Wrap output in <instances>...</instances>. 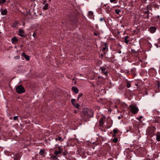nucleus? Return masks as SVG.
<instances>
[{
  "label": "nucleus",
  "instance_id": "obj_1",
  "mask_svg": "<svg viewBox=\"0 0 160 160\" xmlns=\"http://www.w3.org/2000/svg\"><path fill=\"white\" fill-rule=\"evenodd\" d=\"M83 115L87 118H90L93 117L94 112L87 108H84L83 110Z\"/></svg>",
  "mask_w": 160,
  "mask_h": 160
},
{
  "label": "nucleus",
  "instance_id": "obj_2",
  "mask_svg": "<svg viewBox=\"0 0 160 160\" xmlns=\"http://www.w3.org/2000/svg\"><path fill=\"white\" fill-rule=\"evenodd\" d=\"M16 91L18 93L21 94L25 92L24 87L22 85H18L16 88Z\"/></svg>",
  "mask_w": 160,
  "mask_h": 160
},
{
  "label": "nucleus",
  "instance_id": "obj_3",
  "mask_svg": "<svg viewBox=\"0 0 160 160\" xmlns=\"http://www.w3.org/2000/svg\"><path fill=\"white\" fill-rule=\"evenodd\" d=\"M130 107L131 111L133 114H136L138 113L139 109L136 106L130 105Z\"/></svg>",
  "mask_w": 160,
  "mask_h": 160
},
{
  "label": "nucleus",
  "instance_id": "obj_4",
  "mask_svg": "<svg viewBox=\"0 0 160 160\" xmlns=\"http://www.w3.org/2000/svg\"><path fill=\"white\" fill-rule=\"evenodd\" d=\"M100 68L101 70L102 73L106 76L108 75V72L107 71H106V69L105 67L102 66L100 67Z\"/></svg>",
  "mask_w": 160,
  "mask_h": 160
},
{
  "label": "nucleus",
  "instance_id": "obj_5",
  "mask_svg": "<svg viewBox=\"0 0 160 160\" xmlns=\"http://www.w3.org/2000/svg\"><path fill=\"white\" fill-rule=\"evenodd\" d=\"M19 35L22 37H24L25 35L24 34V31L21 29H19L18 31Z\"/></svg>",
  "mask_w": 160,
  "mask_h": 160
},
{
  "label": "nucleus",
  "instance_id": "obj_6",
  "mask_svg": "<svg viewBox=\"0 0 160 160\" xmlns=\"http://www.w3.org/2000/svg\"><path fill=\"white\" fill-rule=\"evenodd\" d=\"M88 17L90 18H93V13L92 11H90L88 12Z\"/></svg>",
  "mask_w": 160,
  "mask_h": 160
},
{
  "label": "nucleus",
  "instance_id": "obj_7",
  "mask_svg": "<svg viewBox=\"0 0 160 160\" xmlns=\"http://www.w3.org/2000/svg\"><path fill=\"white\" fill-rule=\"evenodd\" d=\"M156 30V28L154 27H151L149 28V31L152 33H154Z\"/></svg>",
  "mask_w": 160,
  "mask_h": 160
},
{
  "label": "nucleus",
  "instance_id": "obj_8",
  "mask_svg": "<svg viewBox=\"0 0 160 160\" xmlns=\"http://www.w3.org/2000/svg\"><path fill=\"white\" fill-rule=\"evenodd\" d=\"M72 90L75 93H78V88L75 87H72Z\"/></svg>",
  "mask_w": 160,
  "mask_h": 160
},
{
  "label": "nucleus",
  "instance_id": "obj_9",
  "mask_svg": "<svg viewBox=\"0 0 160 160\" xmlns=\"http://www.w3.org/2000/svg\"><path fill=\"white\" fill-rule=\"evenodd\" d=\"M22 56L25 58V59L27 60H30V57L29 56L26 55L24 52H23L22 53Z\"/></svg>",
  "mask_w": 160,
  "mask_h": 160
},
{
  "label": "nucleus",
  "instance_id": "obj_10",
  "mask_svg": "<svg viewBox=\"0 0 160 160\" xmlns=\"http://www.w3.org/2000/svg\"><path fill=\"white\" fill-rule=\"evenodd\" d=\"M104 120V118H102L100 119L99 121V125L100 126H103Z\"/></svg>",
  "mask_w": 160,
  "mask_h": 160
},
{
  "label": "nucleus",
  "instance_id": "obj_11",
  "mask_svg": "<svg viewBox=\"0 0 160 160\" xmlns=\"http://www.w3.org/2000/svg\"><path fill=\"white\" fill-rule=\"evenodd\" d=\"M1 10L2 11L1 12V14L2 15H7L8 13V12L6 9L2 10V9Z\"/></svg>",
  "mask_w": 160,
  "mask_h": 160
},
{
  "label": "nucleus",
  "instance_id": "obj_12",
  "mask_svg": "<svg viewBox=\"0 0 160 160\" xmlns=\"http://www.w3.org/2000/svg\"><path fill=\"white\" fill-rule=\"evenodd\" d=\"M19 158V155L18 154H15L14 156V160H18Z\"/></svg>",
  "mask_w": 160,
  "mask_h": 160
},
{
  "label": "nucleus",
  "instance_id": "obj_13",
  "mask_svg": "<svg viewBox=\"0 0 160 160\" xmlns=\"http://www.w3.org/2000/svg\"><path fill=\"white\" fill-rule=\"evenodd\" d=\"M104 45L105 46L104 47H103L102 49V51H104L107 49H108V45L106 43H105L104 44Z\"/></svg>",
  "mask_w": 160,
  "mask_h": 160
},
{
  "label": "nucleus",
  "instance_id": "obj_14",
  "mask_svg": "<svg viewBox=\"0 0 160 160\" xmlns=\"http://www.w3.org/2000/svg\"><path fill=\"white\" fill-rule=\"evenodd\" d=\"M48 4L46 3L45 4L44 6L43 7V9L44 10H47L48 9Z\"/></svg>",
  "mask_w": 160,
  "mask_h": 160
},
{
  "label": "nucleus",
  "instance_id": "obj_15",
  "mask_svg": "<svg viewBox=\"0 0 160 160\" xmlns=\"http://www.w3.org/2000/svg\"><path fill=\"white\" fill-rule=\"evenodd\" d=\"M156 136V139L158 141H160V135L156 134H155Z\"/></svg>",
  "mask_w": 160,
  "mask_h": 160
},
{
  "label": "nucleus",
  "instance_id": "obj_16",
  "mask_svg": "<svg viewBox=\"0 0 160 160\" xmlns=\"http://www.w3.org/2000/svg\"><path fill=\"white\" fill-rule=\"evenodd\" d=\"M62 152L58 151V150H56L54 151V154L55 155L57 156L58 154L61 153Z\"/></svg>",
  "mask_w": 160,
  "mask_h": 160
},
{
  "label": "nucleus",
  "instance_id": "obj_17",
  "mask_svg": "<svg viewBox=\"0 0 160 160\" xmlns=\"http://www.w3.org/2000/svg\"><path fill=\"white\" fill-rule=\"evenodd\" d=\"M45 153V151L44 150H41L39 152V154L40 155H43Z\"/></svg>",
  "mask_w": 160,
  "mask_h": 160
},
{
  "label": "nucleus",
  "instance_id": "obj_18",
  "mask_svg": "<svg viewBox=\"0 0 160 160\" xmlns=\"http://www.w3.org/2000/svg\"><path fill=\"white\" fill-rule=\"evenodd\" d=\"M121 12V11L120 9H115V13L118 14H119V13Z\"/></svg>",
  "mask_w": 160,
  "mask_h": 160
},
{
  "label": "nucleus",
  "instance_id": "obj_19",
  "mask_svg": "<svg viewBox=\"0 0 160 160\" xmlns=\"http://www.w3.org/2000/svg\"><path fill=\"white\" fill-rule=\"evenodd\" d=\"M58 151L62 152V148L61 146H58L57 148Z\"/></svg>",
  "mask_w": 160,
  "mask_h": 160
},
{
  "label": "nucleus",
  "instance_id": "obj_20",
  "mask_svg": "<svg viewBox=\"0 0 160 160\" xmlns=\"http://www.w3.org/2000/svg\"><path fill=\"white\" fill-rule=\"evenodd\" d=\"M75 99H72L71 100V102L74 106H75V104L74 103V102H75Z\"/></svg>",
  "mask_w": 160,
  "mask_h": 160
},
{
  "label": "nucleus",
  "instance_id": "obj_21",
  "mask_svg": "<svg viewBox=\"0 0 160 160\" xmlns=\"http://www.w3.org/2000/svg\"><path fill=\"white\" fill-rule=\"evenodd\" d=\"M113 141L114 142H117L118 141V139L117 138H114L113 139Z\"/></svg>",
  "mask_w": 160,
  "mask_h": 160
},
{
  "label": "nucleus",
  "instance_id": "obj_22",
  "mask_svg": "<svg viewBox=\"0 0 160 160\" xmlns=\"http://www.w3.org/2000/svg\"><path fill=\"white\" fill-rule=\"evenodd\" d=\"M6 0H0V4H2L6 2Z\"/></svg>",
  "mask_w": 160,
  "mask_h": 160
},
{
  "label": "nucleus",
  "instance_id": "obj_23",
  "mask_svg": "<svg viewBox=\"0 0 160 160\" xmlns=\"http://www.w3.org/2000/svg\"><path fill=\"white\" fill-rule=\"evenodd\" d=\"M80 105L78 103L76 105L75 104V106H74V107H75L77 108H79L80 107Z\"/></svg>",
  "mask_w": 160,
  "mask_h": 160
},
{
  "label": "nucleus",
  "instance_id": "obj_24",
  "mask_svg": "<svg viewBox=\"0 0 160 160\" xmlns=\"http://www.w3.org/2000/svg\"><path fill=\"white\" fill-rule=\"evenodd\" d=\"M118 132V130L116 129H114L113 130V132L114 133L116 134Z\"/></svg>",
  "mask_w": 160,
  "mask_h": 160
},
{
  "label": "nucleus",
  "instance_id": "obj_25",
  "mask_svg": "<svg viewBox=\"0 0 160 160\" xmlns=\"http://www.w3.org/2000/svg\"><path fill=\"white\" fill-rule=\"evenodd\" d=\"M11 40H18V39L16 37H14L12 38Z\"/></svg>",
  "mask_w": 160,
  "mask_h": 160
},
{
  "label": "nucleus",
  "instance_id": "obj_26",
  "mask_svg": "<svg viewBox=\"0 0 160 160\" xmlns=\"http://www.w3.org/2000/svg\"><path fill=\"white\" fill-rule=\"evenodd\" d=\"M19 58H20V57L18 56H15L14 57V58L15 59H19Z\"/></svg>",
  "mask_w": 160,
  "mask_h": 160
},
{
  "label": "nucleus",
  "instance_id": "obj_27",
  "mask_svg": "<svg viewBox=\"0 0 160 160\" xmlns=\"http://www.w3.org/2000/svg\"><path fill=\"white\" fill-rule=\"evenodd\" d=\"M131 84L130 83H128L127 84V87L128 88H129L131 87Z\"/></svg>",
  "mask_w": 160,
  "mask_h": 160
},
{
  "label": "nucleus",
  "instance_id": "obj_28",
  "mask_svg": "<svg viewBox=\"0 0 160 160\" xmlns=\"http://www.w3.org/2000/svg\"><path fill=\"white\" fill-rule=\"evenodd\" d=\"M52 158H53V159H58V158L57 157L56 155L55 156H52Z\"/></svg>",
  "mask_w": 160,
  "mask_h": 160
},
{
  "label": "nucleus",
  "instance_id": "obj_29",
  "mask_svg": "<svg viewBox=\"0 0 160 160\" xmlns=\"http://www.w3.org/2000/svg\"><path fill=\"white\" fill-rule=\"evenodd\" d=\"M99 34V33L98 32H94V34L95 36H98Z\"/></svg>",
  "mask_w": 160,
  "mask_h": 160
},
{
  "label": "nucleus",
  "instance_id": "obj_30",
  "mask_svg": "<svg viewBox=\"0 0 160 160\" xmlns=\"http://www.w3.org/2000/svg\"><path fill=\"white\" fill-rule=\"evenodd\" d=\"M18 118V116H15L14 117H13V119L14 120H16Z\"/></svg>",
  "mask_w": 160,
  "mask_h": 160
},
{
  "label": "nucleus",
  "instance_id": "obj_31",
  "mask_svg": "<svg viewBox=\"0 0 160 160\" xmlns=\"http://www.w3.org/2000/svg\"><path fill=\"white\" fill-rule=\"evenodd\" d=\"M82 95V94H80L78 96V99H79V98L81 97Z\"/></svg>",
  "mask_w": 160,
  "mask_h": 160
},
{
  "label": "nucleus",
  "instance_id": "obj_32",
  "mask_svg": "<svg viewBox=\"0 0 160 160\" xmlns=\"http://www.w3.org/2000/svg\"><path fill=\"white\" fill-rule=\"evenodd\" d=\"M47 2V0H44L43 1V2H42V4H45V3L46 2Z\"/></svg>",
  "mask_w": 160,
  "mask_h": 160
},
{
  "label": "nucleus",
  "instance_id": "obj_33",
  "mask_svg": "<svg viewBox=\"0 0 160 160\" xmlns=\"http://www.w3.org/2000/svg\"><path fill=\"white\" fill-rule=\"evenodd\" d=\"M128 38V36H126L124 38V40H127Z\"/></svg>",
  "mask_w": 160,
  "mask_h": 160
},
{
  "label": "nucleus",
  "instance_id": "obj_34",
  "mask_svg": "<svg viewBox=\"0 0 160 160\" xmlns=\"http://www.w3.org/2000/svg\"><path fill=\"white\" fill-rule=\"evenodd\" d=\"M62 139V138L61 137H59L58 138V140L59 141H61Z\"/></svg>",
  "mask_w": 160,
  "mask_h": 160
},
{
  "label": "nucleus",
  "instance_id": "obj_35",
  "mask_svg": "<svg viewBox=\"0 0 160 160\" xmlns=\"http://www.w3.org/2000/svg\"><path fill=\"white\" fill-rule=\"evenodd\" d=\"M116 0H110V1L112 3L115 2Z\"/></svg>",
  "mask_w": 160,
  "mask_h": 160
},
{
  "label": "nucleus",
  "instance_id": "obj_36",
  "mask_svg": "<svg viewBox=\"0 0 160 160\" xmlns=\"http://www.w3.org/2000/svg\"><path fill=\"white\" fill-rule=\"evenodd\" d=\"M36 34L35 33H34L33 34L32 36L34 37H35L36 36Z\"/></svg>",
  "mask_w": 160,
  "mask_h": 160
},
{
  "label": "nucleus",
  "instance_id": "obj_37",
  "mask_svg": "<svg viewBox=\"0 0 160 160\" xmlns=\"http://www.w3.org/2000/svg\"><path fill=\"white\" fill-rule=\"evenodd\" d=\"M129 41H124V42L126 44H128V43Z\"/></svg>",
  "mask_w": 160,
  "mask_h": 160
},
{
  "label": "nucleus",
  "instance_id": "obj_38",
  "mask_svg": "<svg viewBox=\"0 0 160 160\" xmlns=\"http://www.w3.org/2000/svg\"><path fill=\"white\" fill-rule=\"evenodd\" d=\"M131 51H132V52H133L134 53H135L136 52V51H135V50H133V49H132L131 50Z\"/></svg>",
  "mask_w": 160,
  "mask_h": 160
},
{
  "label": "nucleus",
  "instance_id": "obj_39",
  "mask_svg": "<svg viewBox=\"0 0 160 160\" xmlns=\"http://www.w3.org/2000/svg\"><path fill=\"white\" fill-rule=\"evenodd\" d=\"M17 41H12V43H14L16 42Z\"/></svg>",
  "mask_w": 160,
  "mask_h": 160
},
{
  "label": "nucleus",
  "instance_id": "obj_40",
  "mask_svg": "<svg viewBox=\"0 0 160 160\" xmlns=\"http://www.w3.org/2000/svg\"><path fill=\"white\" fill-rule=\"evenodd\" d=\"M112 136L113 137H115L116 136V134L114 133L113 134Z\"/></svg>",
  "mask_w": 160,
  "mask_h": 160
},
{
  "label": "nucleus",
  "instance_id": "obj_41",
  "mask_svg": "<svg viewBox=\"0 0 160 160\" xmlns=\"http://www.w3.org/2000/svg\"><path fill=\"white\" fill-rule=\"evenodd\" d=\"M103 20V18H101L100 19V21H102Z\"/></svg>",
  "mask_w": 160,
  "mask_h": 160
},
{
  "label": "nucleus",
  "instance_id": "obj_42",
  "mask_svg": "<svg viewBox=\"0 0 160 160\" xmlns=\"http://www.w3.org/2000/svg\"><path fill=\"white\" fill-rule=\"evenodd\" d=\"M142 118V116H140V117H139V118H138V119H141Z\"/></svg>",
  "mask_w": 160,
  "mask_h": 160
},
{
  "label": "nucleus",
  "instance_id": "obj_43",
  "mask_svg": "<svg viewBox=\"0 0 160 160\" xmlns=\"http://www.w3.org/2000/svg\"><path fill=\"white\" fill-rule=\"evenodd\" d=\"M102 78V77H100V76H99V77H98V78Z\"/></svg>",
  "mask_w": 160,
  "mask_h": 160
},
{
  "label": "nucleus",
  "instance_id": "obj_44",
  "mask_svg": "<svg viewBox=\"0 0 160 160\" xmlns=\"http://www.w3.org/2000/svg\"><path fill=\"white\" fill-rule=\"evenodd\" d=\"M157 17L158 18H159L160 17V16L159 15H158Z\"/></svg>",
  "mask_w": 160,
  "mask_h": 160
},
{
  "label": "nucleus",
  "instance_id": "obj_45",
  "mask_svg": "<svg viewBox=\"0 0 160 160\" xmlns=\"http://www.w3.org/2000/svg\"><path fill=\"white\" fill-rule=\"evenodd\" d=\"M55 139L56 141H57V140H58V138H55Z\"/></svg>",
  "mask_w": 160,
  "mask_h": 160
},
{
  "label": "nucleus",
  "instance_id": "obj_46",
  "mask_svg": "<svg viewBox=\"0 0 160 160\" xmlns=\"http://www.w3.org/2000/svg\"><path fill=\"white\" fill-rule=\"evenodd\" d=\"M74 112H75V113H76L77 112V111H76V110H75V111H74Z\"/></svg>",
  "mask_w": 160,
  "mask_h": 160
},
{
  "label": "nucleus",
  "instance_id": "obj_47",
  "mask_svg": "<svg viewBox=\"0 0 160 160\" xmlns=\"http://www.w3.org/2000/svg\"><path fill=\"white\" fill-rule=\"evenodd\" d=\"M18 22H16V24H18Z\"/></svg>",
  "mask_w": 160,
  "mask_h": 160
},
{
  "label": "nucleus",
  "instance_id": "obj_48",
  "mask_svg": "<svg viewBox=\"0 0 160 160\" xmlns=\"http://www.w3.org/2000/svg\"><path fill=\"white\" fill-rule=\"evenodd\" d=\"M119 53H121V52L120 51V52H119Z\"/></svg>",
  "mask_w": 160,
  "mask_h": 160
}]
</instances>
